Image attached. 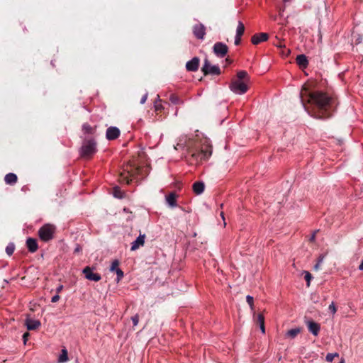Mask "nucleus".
<instances>
[{
    "label": "nucleus",
    "instance_id": "nucleus-26",
    "mask_svg": "<svg viewBox=\"0 0 363 363\" xmlns=\"http://www.w3.org/2000/svg\"><path fill=\"white\" fill-rule=\"evenodd\" d=\"M245 31V27L243 24H239L236 30V36L241 37Z\"/></svg>",
    "mask_w": 363,
    "mask_h": 363
},
{
    "label": "nucleus",
    "instance_id": "nucleus-14",
    "mask_svg": "<svg viewBox=\"0 0 363 363\" xmlns=\"http://www.w3.org/2000/svg\"><path fill=\"white\" fill-rule=\"evenodd\" d=\"M177 197L178 195L175 192H171L165 196L166 203L169 207L175 208L177 206Z\"/></svg>",
    "mask_w": 363,
    "mask_h": 363
},
{
    "label": "nucleus",
    "instance_id": "nucleus-36",
    "mask_svg": "<svg viewBox=\"0 0 363 363\" xmlns=\"http://www.w3.org/2000/svg\"><path fill=\"white\" fill-rule=\"evenodd\" d=\"M328 309L330 310V311L333 313V314H335L337 311V308L335 307V305L334 303V302H332L331 304L328 307Z\"/></svg>",
    "mask_w": 363,
    "mask_h": 363
},
{
    "label": "nucleus",
    "instance_id": "nucleus-7",
    "mask_svg": "<svg viewBox=\"0 0 363 363\" xmlns=\"http://www.w3.org/2000/svg\"><path fill=\"white\" fill-rule=\"evenodd\" d=\"M202 71L205 75L207 74H215L218 75L220 73V70L218 66L211 65L208 60H205L204 65L202 67Z\"/></svg>",
    "mask_w": 363,
    "mask_h": 363
},
{
    "label": "nucleus",
    "instance_id": "nucleus-33",
    "mask_svg": "<svg viewBox=\"0 0 363 363\" xmlns=\"http://www.w3.org/2000/svg\"><path fill=\"white\" fill-rule=\"evenodd\" d=\"M155 111H159L162 108V106L161 104V100L160 99L159 97L157 98V100L155 101Z\"/></svg>",
    "mask_w": 363,
    "mask_h": 363
},
{
    "label": "nucleus",
    "instance_id": "nucleus-52",
    "mask_svg": "<svg viewBox=\"0 0 363 363\" xmlns=\"http://www.w3.org/2000/svg\"><path fill=\"white\" fill-rule=\"evenodd\" d=\"M284 2H287L289 1V0H283Z\"/></svg>",
    "mask_w": 363,
    "mask_h": 363
},
{
    "label": "nucleus",
    "instance_id": "nucleus-45",
    "mask_svg": "<svg viewBox=\"0 0 363 363\" xmlns=\"http://www.w3.org/2000/svg\"><path fill=\"white\" fill-rule=\"evenodd\" d=\"M63 289V286L62 285H60L57 286V288L56 289V291L57 293H60Z\"/></svg>",
    "mask_w": 363,
    "mask_h": 363
},
{
    "label": "nucleus",
    "instance_id": "nucleus-43",
    "mask_svg": "<svg viewBox=\"0 0 363 363\" xmlns=\"http://www.w3.org/2000/svg\"><path fill=\"white\" fill-rule=\"evenodd\" d=\"M259 327H260L262 333L263 334H264L265 333L264 323H261V325H259Z\"/></svg>",
    "mask_w": 363,
    "mask_h": 363
},
{
    "label": "nucleus",
    "instance_id": "nucleus-25",
    "mask_svg": "<svg viewBox=\"0 0 363 363\" xmlns=\"http://www.w3.org/2000/svg\"><path fill=\"white\" fill-rule=\"evenodd\" d=\"M169 101L174 104H178L181 103V100L179 96L173 94L170 95Z\"/></svg>",
    "mask_w": 363,
    "mask_h": 363
},
{
    "label": "nucleus",
    "instance_id": "nucleus-48",
    "mask_svg": "<svg viewBox=\"0 0 363 363\" xmlns=\"http://www.w3.org/2000/svg\"><path fill=\"white\" fill-rule=\"evenodd\" d=\"M278 46L280 48H282V47H284V45H282L281 43H280Z\"/></svg>",
    "mask_w": 363,
    "mask_h": 363
},
{
    "label": "nucleus",
    "instance_id": "nucleus-44",
    "mask_svg": "<svg viewBox=\"0 0 363 363\" xmlns=\"http://www.w3.org/2000/svg\"><path fill=\"white\" fill-rule=\"evenodd\" d=\"M320 265L321 264L317 262L316 264L314 266V269L316 271L319 270L320 268Z\"/></svg>",
    "mask_w": 363,
    "mask_h": 363
},
{
    "label": "nucleus",
    "instance_id": "nucleus-20",
    "mask_svg": "<svg viewBox=\"0 0 363 363\" xmlns=\"http://www.w3.org/2000/svg\"><path fill=\"white\" fill-rule=\"evenodd\" d=\"M296 61L299 66L304 68L306 67L308 64L307 57L304 55H298L296 57Z\"/></svg>",
    "mask_w": 363,
    "mask_h": 363
},
{
    "label": "nucleus",
    "instance_id": "nucleus-15",
    "mask_svg": "<svg viewBox=\"0 0 363 363\" xmlns=\"http://www.w3.org/2000/svg\"><path fill=\"white\" fill-rule=\"evenodd\" d=\"M199 65V59L196 57H194L186 64V68L188 71L195 72L198 69Z\"/></svg>",
    "mask_w": 363,
    "mask_h": 363
},
{
    "label": "nucleus",
    "instance_id": "nucleus-50",
    "mask_svg": "<svg viewBox=\"0 0 363 363\" xmlns=\"http://www.w3.org/2000/svg\"><path fill=\"white\" fill-rule=\"evenodd\" d=\"M340 363H345V361L342 359Z\"/></svg>",
    "mask_w": 363,
    "mask_h": 363
},
{
    "label": "nucleus",
    "instance_id": "nucleus-21",
    "mask_svg": "<svg viewBox=\"0 0 363 363\" xmlns=\"http://www.w3.org/2000/svg\"><path fill=\"white\" fill-rule=\"evenodd\" d=\"M193 190L195 194H201L204 191V184L201 182H196L193 184Z\"/></svg>",
    "mask_w": 363,
    "mask_h": 363
},
{
    "label": "nucleus",
    "instance_id": "nucleus-39",
    "mask_svg": "<svg viewBox=\"0 0 363 363\" xmlns=\"http://www.w3.org/2000/svg\"><path fill=\"white\" fill-rule=\"evenodd\" d=\"M59 299H60V296H59L58 294H56V295H55V296L52 298L51 301H52V303H56V302H57V301H59Z\"/></svg>",
    "mask_w": 363,
    "mask_h": 363
},
{
    "label": "nucleus",
    "instance_id": "nucleus-1",
    "mask_svg": "<svg viewBox=\"0 0 363 363\" xmlns=\"http://www.w3.org/2000/svg\"><path fill=\"white\" fill-rule=\"evenodd\" d=\"M302 103L307 101L313 107L308 113L315 118H325L329 117L328 109L330 106L331 98L321 91H315L308 94L306 88L303 87L300 94Z\"/></svg>",
    "mask_w": 363,
    "mask_h": 363
},
{
    "label": "nucleus",
    "instance_id": "nucleus-6",
    "mask_svg": "<svg viewBox=\"0 0 363 363\" xmlns=\"http://www.w3.org/2000/svg\"><path fill=\"white\" fill-rule=\"evenodd\" d=\"M55 231V228L54 225L46 224L40 228L38 235L42 240L47 242L52 239Z\"/></svg>",
    "mask_w": 363,
    "mask_h": 363
},
{
    "label": "nucleus",
    "instance_id": "nucleus-49",
    "mask_svg": "<svg viewBox=\"0 0 363 363\" xmlns=\"http://www.w3.org/2000/svg\"><path fill=\"white\" fill-rule=\"evenodd\" d=\"M315 239V235H313V236L311 237V240H313Z\"/></svg>",
    "mask_w": 363,
    "mask_h": 363
},
{
    "label": "nucleus",
    "instance_id": "nucleus-2",
    "mask_svg": "<svg viewBox=\"0 0 363 363\" xmlns=\"http://www.w3.org/2000/svg\"><path fill=\"white\" fill-rule=\"evenodd\" d=\"M250 77L247 72L241 70L238 72L237 78L233 79L230 84V89L236 94H244L248 90Z\"/></svg>",
    "mask_w": 363,
    "mask_h": 363
},
{
    "label": "nucleus",
    "instance_id": "nucleus-18",
    "mask_svg": "<svg viewBox=\"0 0 363 363\" xmlns=\"http://www.w3.org/2000/svg\"><path fill=\"white\" fill-rule=\"evenodd\" d=\"M26 246L30 252H35L38 248L37 241L34 238H29L26 240Z\"/></svg>",
    "mask_w": 363,
    "mask_h": 363
},
{
    "label": "nucleus",
    "instance_id": "nucleus-41",
    "mask_svg": "<svg viewBox=\"0 0 363 363\" xmlns=\"http://www.w3.org/2000/svg\"><path fill=\"white\" fill-rule=\"evenodd\" d=\"M325 259V255H320L318 259V263L319 264H322L323 260Z\"/></svg>",
    "mask_w": 363,
    "mask_h": 363
},
{
    "label": "nucleus",
    "instance_id": "nucleus-17",
    "mask_svg": "<svg viewBox=\"0 0 363 363\" xmlns=\"http://www.w3.org/2000/svg\"><path fill=\"white\" fill-rule=\"evenodd\" d=\"M26 325L28 330H33L38 328L40 326V322L38 320L27 318L26 320Z\"/></svg>",
    "mask_w": 363,
    "mask_h": 363
},
{
    "label": "nucleus",
    "instance_id": "nucleus-23",
    "mask_svg": "<svg viewBox=\"0 0 363 363\" xmlns=\"http://www.w3.org/2000/svg\"><path fill=\"white\" fill-rule=\"evenodd\" d=\"M82 130L85 134H93L94 133V128L88 123H84L83 125Z\"/></svg>",
    "mask_w": 363,
    "mask_h": 363
},
{
    "label": "nucleus",
    "instance_id": "nucleus-4",
    "mask_svg": "<svg viewBox=\"0 0 363 363\" xmlns=\"http://www.w3.org/2000/svg\"><path fill=\"white\" fill-rule=\"evenodd\" d=\"M96 152V143L94 140L90 139L84 141L80 150L82 157L89 158Z\"/></svg>",
    "mask_w": 363,
    "mask_h": 363
},
{
    "label": "nucleus",
    "instance_id": "nucleus-38",
    "mask_svg": "<svg viewBox=\"0 0 363 363\" xmlns=\"http://www.w3.org/2000/svg\"><path fill=\"white\" fill-rule=\"evenodd\" d=\"M147 96H148V94L147 93H145L143 96L142 97L141 100H140V104H143L145 103V101H147Z\"/></svg>",
    "mask_w": 363,
    "mask_h": 363
},
{
    "label": "nucleus",
    "instance_id": "nucleus-32",
    "mask_svg": "<svg viewBox=\"0 0 363 363\" xmlns=\"http://www.w3.org/2000/svg\"><path fill=\"white\" fill-rule=\"evenodd\" d=\"M118 266H119V262H118V260L116 259L112 262L111 267H110V270L111 272H116L117 268H119Z\"/></svg>",
    "mask_w": 363,
    "mask_h": 363
},
{
    "label": "nucleus",
    "instance_id": "nucleus-22",
    "mask_svg": "<svg viewBox=\"0 0 363 363\" xmlns=\"http://www.w3.org/2000/svg\"><path fill=\"white\" fill-rule=\"evenodd\" d=\"M68 361L67 351L65 348H63L61 351V354L58 358L60 363H64Z\"/></svg>",
    "mask_w": 363,
    "mask_h": 363
},
{
    "label": "nucleus",
    "instance_id": "nucleus-12",
    "mask_svg": "<svg viewBox=\"0 0 363 363\" xmlns=\"http://www.w3.org/2000/svg\"><path fill=\"white\" fill-rule=\"evenodd\" d=\"M193 32L198 39H203L206 34V28L203 24H196L194 26Z\"/></svg>",
    "mask_w": 363,
    "mask_h": 363
},
{
    "label": "nucleus",
    "instance_id": "nucleus-3",
    "mask_svg": "<svg viewBox=\"0 0 363 363\" xmlns=\"http://www.w3.org/2000/svg\"><path fill=\"white\" fill-rule=\"evenodd\" d=\"M138 168L133 164H128L124 166L123 172L120 174L121 182L129 184L133 178H135L138 173Z\"/></svg>",
    "mask_w": 363,
    "mask_h": 363
},
{
    "label": "nucleus",
    "instance_id": "nucleus-40",
    "mask_svg": "<svg viewBox=\"0 0 363 363\" xmlns=\"http://www.w3.org/2000/svg\"><path fill=\"white\" fill-rule=\"evenodd\" d=\"M29 333H25L23 335V342L24 344H26V342L28 340V338L29 337Z\"/></svg>",
    "mask_w": 363,
    "mask_h": 363
},
{
    "label": "nucleus",
    "instance_id": "nucleus-9",
    "mask_svg": "<svg viewBox=\"0 0 363 363\" xmlns=\"http://www.w3.org/2000/svg\"><path fill=\"white\" fill-rule=\"evenodd\" d=\"M85 277L91 281H99L101 280L100 274L94 273L89 267H86L83 269Z\"/></svg>",
    "mask_w": 363,
    "mask_h": 363
},
{
    "label": "nucleus",
    "instance_id": "nucleus-51",
    "mask_svg": "<svg viewBox=\"0 0 363 363\" xmlns=\"http://www.w3.org/2000/svg\"><path fill=\"white\" fill-rule=\"evenodd\" d=\"M177 146H179V144L177 145V146L174 147V149H177Z\"/></svg>",
    "mask_w": 363,
    "mask_h": 363
},
{
    "label": "nucleus",
    "instance_id": "nucleus-47",
    "mask_svg": "<svg viewBox=\"0 0 363 363\" xmlns=\"http://www.w3.org/2000/svg\"><path fill=\"white\" fill-rule=\"evenodd\" d=\"M220 216L222 217L223 220H224V225H226L225 222V217H224V213L223 212H221L220 213Z\"/></svg>",
    "mask_w": 363,
    "mask_h": 363
},
{
    "label": "nucleus",
    "instance_id": "nucleus-37",
    "mask_svg": "<svg viewBox=\"0 0 363 363\" xmlns=\"http://www.w3.org/2000/svg\"><path fill=\"white\" fill-rule=\"evenodd\" d=\"M131 320L133 321V325L136 326L139 322V315L138 314H136L135 315H134L131 318Z\"/></svg>",
    "mask_w": 363,
    "mask_h": 363
},
{
    "label": "nucleus",
    "instance_id": "nucleus-11",
    "mask_svg": "<svg viewBox=\"0 0 363 363\" xmlns=\"http://www.w3.org/2000/svg\"><path fill=\"white\" fill-rule=\"evenodd\" d=\"M146 235L145 234H140V235L131 244L130 250L135 251L145 244Z\"/></svg>",
    "mask_w": 363,
    "mask_h": 363
},
{
    "label": "nucleus",
    "instance_id": "nucleus-13",
    "mask_svg": "<svg viewBox=\"0 0 363 363\" xmlns=\"http://www.w3.org/2000/svg\"><path fill=\"white\" fill-rule=\"evenodd\" d=\"M120 135V130L116 127H109L106 133V138L109 140H115Z\"/></svg>",
    "mask_w": 363,
    "mask_h": 363
},
{
    "label": "nucleus",
    "instance_id": "nucleus-5",
    "mask_svg": "<svg viewBox=\"0 0 363 363\" xmlns=\"http://www.w3.org/2000/svg\"><path fill=\"white\" fill-rule=\"evenodd\" d=\"M212 154V147L210 145L202 147L201 150L192 154L191 157L196 164L201 163L203 161L207 160Z\"/></svg>",
    "mask_w": 363,
    "mask_h": 363
},
{
    "label": "nucleus",
    "instance_id": "nucleus-46",
    "mask_svg": "<svg viewBox=\"0 0 363 363\" xmlns=\"http://www.w3.org/2000/svg\"><path fill=\"white\" fill-rule=\"evenodd\" d=\"M359 269L362 271L363 270V260L362 261L361 264L359 266Z\"/></svg>",
    "mask_w": 363,
    "mask_h": 363
},
{
    "label": "nucleus",
    "instance_id": "nucleus-8",
    "mask_svg": "<svg viewBox=\"0 0 363 363\" xmlns=\"http://www.w3.org/2000/svg\"><path fill=\"white\" fill-rule=\"evenodd\" d=\"M213 50L217 57H224L228 52V48L225 44L218 42L214 44Z\"/></svg>",
    "mask_w": 363,
    "mask_h": 363
},
{
    "label": "nucleus",
    "instance_id": "nucleus-30",
    "mask_svg": "<svg viewBox=\"0 0 363 363\" xmlns=\"http://www.w3.org/2000/svg\"><path fill=\"white\" fill-rule=\"evenodd\" d=\"M338 353L335 352V353H328L327 355H326V357H325V359L327 362H331L333 361L334 358L335 357H338Z\"/></svg>",
    "mask_w": 363,
    "mask_h": 363
},
{
    "label": "nucleus",
    "instance_id": "nucleus-16",
    "mask_svg": "<svg viewBox=\"0 0 363 363\" xmlns=\"http://www.w3.org/2000/svg\"><path fill=\"white\" fill-rule=\"evenodd\" d=\"M308 330L315 336L319 333L320 327V325L313 320H308L306 323Z\"/></svg>",
    "mask_w": 363,
    "mask_h": 363
},
{
    "label": "nucleus",
    "instance_id": "nucleus-42",
    "mask_svg": "<svg viewBox=\"0 0 363 363\" xmlns=\"http://www.w3.org/2000/svg\"><path fill=\"white\" fill-rule=\"evenodd\" d=\"M241 37L235 36V45H238L240 43Z\"/></svg>",
    "mask_w": 363,
    "mask_h": 363
},
{
    "label": "nucleus",
    "instance_id": "nucleus-10",
    "mask_svg": "<svg viewBox=\"0 0 363 363\" xmlns=\"http://www.w3.org/2000/svg\"><path fill=\"white\" fill-rule=\"evenodd\" d=\"M269 35L267 33H256L252 35L251 41L253 45H258L268 40Z\"/></svg>",
    "mask_w": 363,
    "mask_h": 363
},
{
    "label": "nucleus",
    "instance_id": "nucleus-34",
    "mask_svg": "<svg viewBox=\"0 0 363 363\" xmlns=\"http://www.w3.org/2000/svg\"><path fill=\"white\" fill-rule=\"evenodd\" d=\"M116 272L117 274V282H118L123 277V272L120 268H117Z\"/></svg>",
    "mask_w": 363,
    "mask_h": 363
},
{
    "label": "nucleus",
    "instance_id": "nucleus-24",
    "mask_svg": "<svg viewBox=\"0 0 363 363\" xmlns=\"http://www.w3.org/2000/svg\"><path fill=\"white\" fill-rule=\"evenodd\" d=\"M299 333H300L299 328H294V329L289 330L287 332L286 335L291 338H294Z\"/></svg>",
    "mask_w": 363,
    "mask_h": 363
},
{
    "label": "nucleus",
    "instance_id": "nucleus-31",
    "mask_svg": "<svg viewBox=\"0 0 363 363\" xmlns=\"http://www.w3.org/2000/svg\"><path fill=\"white\" fill-rule=\"evenodd\" d=\"M246 301L247 303L250 305V307L252 311H254V298L252 296L247 295L246 297Z\"/></svg>",
    "mask_w": 363,
    "mask_h": 363
},
{
    "label": "nucleus",
    "instance_id": "nucleus-19",
    "mask_svg": "<svg viewBox=\"0 0 363 363\" xmlns=\"http://www.w3.org/2000/svg\"><path fill=\"white\" fill-rule=\"evenodd\" d=\"M18 177L14 173H9L6 174L4 181L6 184L9 185H13L17 182Z\"/></svg>",
    "mask_w": 363,
    "mask_h": 363
},
{
    "label": "nucleus",
    "instance_id": "nucleus-27",
    "mask_svg": "<svg viewBox=\"0 0 363 363\" xmlns=\"http://www.w3.org/2000/svg\"><path fill=\"white\" fill-rule=\"evenodd\" d=\"M14 250H15V246L13 243H9L6 247V252L9 255H11L13 252H14Z\"/></svg>",
    "mask_w": 363,
    "mask_h": 363
},
{
    "label": "nucleus",
    "instance_id": "nucleus-29",
    "mask_svg": "<svg viewBox=\"0 0 363 363\" xmlns=\"http://www.w3.org/2000/svg\"><path fill=\"white\" fill-rule=\"evenodd\" d=\"M113 195L116 198L121 199L123 196V193L120 190L118 187H115L113 189Z\"/></svg>",
    "mask_w": 363,
    "mask_h": 363
},
{
    "label": "nucleus",
    "instance_id": "nucleus-28",
    "mask_svg": "<svg viewBox=\"0 0 363 363\" xmlns=\"http://www.w3.org/2000/svg\"><path fill=\"white\" fill-rule=\"evenodd\" d=\"M303 273L304 274V278L307 282V286L308 287L312 279V275L308 271H303Z\"/></svg>",
    "mask_w": 363,
    "mask_h": 363
},
{
    "label": "nucleus",
    "instance_id": "nucleus-35",
    "mask_svg": "<svg viewBox=\"0 0 363 363\" xmlns=\"http://www.w3.org/2000/svg\"><path fill=\"white\" fill-rule=\"evenodd\" d=\"M257 322L261 325V323H264V317L262 313H259L257 316Z\"/></svg>",
    "mask_w": 363,
    "mask_h": 363
}]
</instances>
